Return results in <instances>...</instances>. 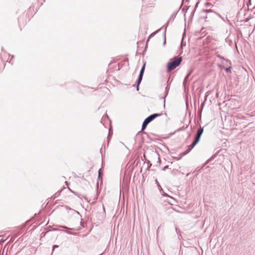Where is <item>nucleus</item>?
I'll list each match as a JSON object with an SVG mask.
<instances>
[{"label": "nucleus", "mask_w": 255, "mask_h": 255, "mask_svg": "<svg viewBox=\"0 0 255 255\" xmlns=\"http://www.w3.org/2000/svg\"><path fill=\"white\" fill-rule=\"evenodd\" d=\"M182 60V58L181 57H176L172 60L167 65V72H170L174 70L180 64Z\"/></svg>", "instance_id": "f257e3e1"}, {"label": "nucleus", "mask_w": 255, "mask_h": 255, "mask_svg": "<svg viewBox=\"0 0 255 255\" xmlns=\"http://www.w3.org/2000/svg\"><path fill=\"white\" fill-rule=\"evenodd\" d=\"M203 132V128H200L197 132L196 137L193 142L188 147V149L183 153V155H185L189 153L190 150L196 145V144L199 142L200 136Z\"/></svg>", "instance_id": "f03ea898"}, {"label": "nucleus", "mask_w": 255, "mask_h": 255, "mask_svg": "<svg viewBox=\"0 0 255 255\" xmlns=\"http://www.w3.org/2000/svg\"><path fill=\"white\" fill-rule=\"evenodd\" d=\"M203 132V128H200L197 132L196 137L193 142L188 147V149L183 153V155H185L189 153L190 150L196 145V144L199 142L200 136Z\"/></svg>", "instance_id": "7ed1b4c3"}, {"label": "nucleus", "mask_w": 255, "mask_h": 255, "mask_svg": "<svg viewBox=\"0 0 255 255\" xmlns=\"http://www.w3.org/2000/svg\"><path fill=\"white\" fill-rule=\"evenodd\" d=\"M162 115V114L161 113L154 114H152V115H150V116L147 117L146 119H145V120L144 121L143 124H142V128H141L142 131H143L146 128V127H147V125L150 122L152 121L156 118H157L158 117H159V116H161Z\"/></svg>", "instance_id": "20e7f679"}, {"label": "nucleus", "mask_w": 255, "mask_h": 255, "mask_svg": "<svg viewBox=\"0 0 255 255\" xmlns=\"http://www.w3.org/2000/svg\"><path fill=\"white\" fill-rule=\"evenodd\" d=\"M145 64H144L142 68V69H141V71H140V74H139V77H138V81H137V89H138V85L140 84L141 80H142V76H143V72H144V69H145Z\"/></svg>", "instance_id": "39448f33"}, {"label": "nucleus", "mask_w": 255, "mask_h": 255, "mask_svg": "<svg viewBox=\"0 0 255 255\" xmlns=\"http://www.w3.org/2000/svg\"><path fill=\"white\" fill-rule=\"evenodd\" d=\"M226 70L227 72H231V67L226 68Z\"/></svg>", "instance_id": "423d86ee"}, {"label": "nucleus", "mask_w": 255, "mask_h": 255, "mask_svg": "<svg viewBox=\"0 0 255 255\" xmlns=\"http://www.w3.org/2000/svg\"><path fill=\"white\" fill-rule=\"evenodd\" d=\"M58 247V246L57 245H54L53 246V249H54L55 248H57Z\"/></svg>", "instance_id": "0eeeda50"}, {"label": "nucleus", "mask_w": 255, "mask_h": 255, "mask_svg": "<svg viewBox=\"0 0 255 255\" xmlns=\"http://www.w3.org/2000/svg\"><path fill=\"white\" fill-rule=\"evenodd\" d=\"M99 176H100V174H101L100 170L99 171Z\"/></svg>", "instance_id": "6e6552de"}]
</instances>
